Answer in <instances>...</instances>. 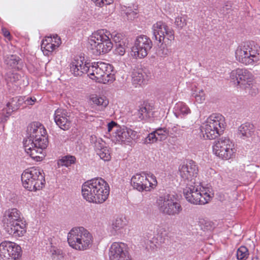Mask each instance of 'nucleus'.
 I'll return each instance as SVG.
<instances>
[{
	"label": "nucleus",
	"mask_w": 260,
	"mask_h": 260,
	"mask_svg": "<svg viewBox=\"0 0 260 260\" xmlns=\"http://www.w3.org/2000/svg\"><path fill=\"white\" fill-rule=\"evenodd\" d=\"M252 260H259V259L257 257H256L254 259H253Z\"/></svg>",
	"instance_id": "obj_55"
},
{
	"label": "nucleus",
	"mask_w": 260,
	"mask_h": 260,
	"mask_svg": "<svg viewBox=\"0 0 260 260\" xmlns=\"http://www.w3.org/2000/svg\"><path fill=\"white\" fill-rule=\"evenodd\" d=\"M254 132V125L249 122L242 124L238 128V135L243 139L251 137L253 135Z\"/></svg>",
	"instance_id": "obj_28"
},
{
	"label": "nucleus",
	"mask_w": 260,
	"mask_h": 260,
	"mask_svg": "<svg viewBox=\"0 0 260 260\" xmlns=\"http://www.w3.org/2000/svg\"><path fill=\"white\" fill-rule=\"evenodd\" d=\"M57 47L56 44L48 42V40H43L41 44V49L46 55H49Z\"/></svg>",
	"instance_id": "obj_30"
},
{
	"label": "nucleus",
	"mask_w": 260,
	"mask_h": 260,
	"mask_svg": "<svg viewBox=\"0 0 260 260\" xmlns=\"http://www.w3.org/2000/svg\"><path fill=\"white\" fill-rule=\"evenodd\" d=\"M225 126L224 117L219 114H213L207 119L201 131L205 139L212 140L222 134Z\"/></svg>",
	"instance_id": "obj_4"
},
{
	"label": "nucleus",
	"mask_w": 260,
	"mask_h": 260,
	"mask_svg": "<svg viewBox=\"0 0 260 260\" xmlns=\"http://www.w3.org/2000/svg\"><path fill=\"white\" fill-rule=\"evenodd\" d=\"M95 178L92 179L85 182L82 186V196L87 201L89 202H99L100 197L94 196V188Z\"/></svg>",
	"instance_id": "obj_20"
},
{
	"label": "nucleus",
	"mask_w": 260,
	"mask_h": 260,
	"mask_svg": "<svg viewBox=\"0 0 260 260\" xmlns=\"http://www.w3.org/2000/svg\"><path fill=\"white\" fill-rule=\"evenodd\" d=\"M231 7L232 6L231 3L227 2L225 4L224 6L220 9V13L223 14V15H225L229 13Z\"/></svg>",
	"instance_id": "obj_46"
},
{
	"label": "nucleus",
	"mask_w": 260,
	"mask_h": 260,
	"mask_svg": "<svg viewBox=\"0 0 260 260\" xmlns=\"http://www.w3.org/2000/svg\"><path fill=\"white\" fill-rule=\"evenodd\" d=\"M20 213L16 208L9 209L5 213L3 221L6 224L5 229L7 233L14 237H20L25 232L24 226L20 220Z\"/></svg>",
	"instance_id": "obj_6"
},
{
	"label": "nucleus",
	"mask_w": 260,
	"mask_h": 260,
	"mask_svg": "<svg viewBox=\"0 0 260 260\" xmlns=\"http://www.w3.org/2000/svg\"><path fill=\"white\" fill-rule=\"evenodd\" d=\"M92 102L96 105L99 106H103V107H106L108 102L106 100H104L102 97H93L92 98Z\"/></svg>",
	"instance_id": "obj_42"
},
{
	"label": "nucleus",
	"mask_w": 260,
	"mask_h": 260,
	"mask_svg": "<svg viewBox=\"0 0 260 260\" xmlns=\"http://www.w3.org/2000/svg\"><path fill=\"white\" fill-rule=\"evenodd\" d=\"M53 38L55 40L54 42L57 45V47H58L59 45L61 43L60 37H59L57 35H55L53 36Z\"/></svg>",
	"instance_id": "obj_52"
},
{
	"label": "nucleus",
	"mask_w": 260,
	"mask_h": 260,
	"mask_svg": "<svg viewBox=\"0 0 260 260\" xmlns=\"http://www.w3.org/2000/svg\"><path fill=\"white\" fill-rule=\"evenodd\" d=\"M95 190L94 196L99 197L100 201L99 202H94L96 204L104 203L108 198L109 194L110 188L108 184L102 178H95L94 185H93Z\"/></svg>",
	"instance_id": "obj_19"
},
{
	"label": "nucleus",
	"mask_w": 260,
	"mask_h": 260,
	"mask_svg": "<svg viewBox=\"0 0 260 260\" xmlns=\"http://www.w3.org/2000/svg\"><path fill=\"white\" fill-rule=\"evenodd\" d=\"M50 252L52 253V255H58L60 254V251L59 250L55 247L52 248L50 250Z\"/></svg>",
	"instance_id": "obj_53"
},
{
	"label": "nucleus",
	"mask_w": 260,
	"mask_h": 260,
	"mask_svg": "<svg viewBox=\"0 0 260 260\" xmlns=\"http://www.w3.org/2000/svg\"><path fill=\"white\" fill-rule=\"evenodd\" d=\"M134 14L136 15L137 13H135L134 12H133Z\"/></svg>",
	"instance_id": "obj_56"
},
{
	"label": "nucleus",
	"mask_w": 260,
	"mask_h": 260,
	"mask_svg": "<svg viewBox=\"0 0 260 260\" xmlns=\"http://www.w3.org/2000/svg\"><path fill=\"white\" fill-rule=\"evenodd\" d=\"M230 78L234 84L243 89H249L252 87L253 76L246 69H237L230 74Z\"/></svg>",
	"instance_id": "obj_11"
},
{
	"label": "nucleus",
	"mask_w": 260,
	"mask_h": 260,
	"mask_svg": "<svg viewBox=\"0 0 260 260\" xmlns=\"http://www.w3.org/2000/svg\"><path fill=\"white\" fill-rule=\"evenodd\" d=\"M153 37L155 41L159 43H169V41L174 40V31L172 28L169 27L165 23L159 21L152 26Z\"/></svg>",
	"instance_id": "obj_10"
},
{
	"label": "nucleus",
	"mask_w": 260,
	"mask_h": 260,
	"mask_svg": "<svg viewBox=\"0 0 260 260\" xmlns=\"http://www.w3.org/2000/svg\"><path fill=\"white\" fill-rule=\"evenodd\" d=\"M132 83L133 85L137 86L138 85H141L144 81V75L142 71H134L132 73Z\"/></svg>",
	"instance_id": "obj_31"
},
{
	"label": "nucleus",
	"mask_w": 260,
	"mask_h": 260,
	"mask_svg": "<svg viewBox=\"0 0 260 260\" xmlns=\"http://www.w3.org/2000/svg\"><path fill=\"white\" fill-rule=\"evenodd\" d=\"M2 30L5 37H8L10 36L9 31H8L6 29H3Z\"/></svg>",
	"instance_id": "obj_54"
},
{
	"label": "nucleus",
	"mask_w": 260,
	"mask_h": 260,
	"mask_svg": "<svg viewBox=\"0 0 260 260\" xmlns=\"http://www.w3.org/2000/svg\"><path fill=\"white\" fill-rule=\"evenodd\" d=\"M5 254V256L4 257V260H6V258H9L11 256H10V254L8 253L7 249L6 250V248L4 246H2V243L0 244V254Z\"/></svg>",
	"instance_id": "obj_49"
},
{
	"label": "nucleus",
	"mask_w": 260,
	"mask_h": 260,
	"mask_svg": "<svg viewBox=\"0 0 260 260\" xmlns=\"http://www.w3.org/2000/svg\"><path fill=\"white\" fill-rule=\"evenodd\" d=\"M117 127H120V126L115 121H112L108 124V131L109 132H110L114 130L115 133V130L117 129Z\"/></svg>",
	"instance_id": "obj_48"
},
{
	"label": "nucleus",
	"mask_w": 260,
	"mask_h": 260,
	"mask_svg": "<svg viewBox=\"0 0 260 260\" xmlns=\"http://www.w3.org/2000/svg\"><path fill=\"white\" fill-rule=\"evenodd\" d=\"M5 62L8 68L17 71L21 70L23 67L22 59L16 55L8 56L5 59Z\"/></svg>",
	"instance_id": "obj_27"
},
{
	"label": "nucleus",
	"mask_w": 260,
	"mask_h": 260,
	"mask_svg": "<svg viewBox=\"0 0 260 260\" xmlns=\"http://www.w3.org/2000/svg\"><path fill=\"white\" fill-rule=\"evenodd\" d=\"M48 144V141L45 138L43 139L42 143L36 144L34 143L31 139L23 141L25 152L37 161L42 160L44 157L43 150L47 148Z\"/></svg>",
	"instance_id": "obj_14"
},
{
	"label": "nucleus",
	"mask_w": 260,
	"mask_h": 260,
	"mask_svg": "<svg viewBox=\"0 0 260 260\" xmlns=\"http://www.w3.org/2000/svg\"><path fill=\"white\" fill-rule=\"evenodd\" d=\"M156 204L160 213L165 215H178L182 210L180 204L177 201L176 196L173 194L159 197Z\"/></svg>",
	"instance_id": "obj_7"
},
{
	"label": "nucleus",
	"mask_w": 260,
	"mask_h": 260,
	"mask_svg": "<svg viewBox=\"0 0 260 260\" xmlns=\"http://www.w3.org/2000/svg\"><path fill=\"white\" fill-rule=\"evenodd\" d=\"M260 47L254 42H244L237 49L235 55L239 62L246 65L253 64L259 60Z\"/></svg>",
	"instance_id": "obj_1"
},
{
	"label": "nucleus",
	"mask_w": 260,
	"mask_h": 260,
	"mask_svg": "<svg viewBox=\"0 0 260 260\" xmlns=\"http://www.w3.org/2000/svg\"><path fill=\"white\" fill-rule=\"evenodd\" d=\"M259 2H260V0H259Z\"/></svg>",
	"instance_id": "obj_58"
},
{
	"label": "nucleus",
	"mask_w": 260,
	"mask_h": 260,
	"mask_svg": "<svg viewBox=\"0 0 260 260\" xmlns=\"http://www.w3.org/2000/svg\"><path fill=\"white\" fill-rule=\"evenodd\" d=\"M89 67L88 62H85L84 64L82 60H74L70 64V71L75 76H80L83 74H87Z\"/></svg>",
	"instance_id": "obj_24"
},
{
	"label": "nucleus",
	"mask_w": 260,
	"mask_h": 260,
	"mask_svg": "<svg viewBox=\"0 0 260 260\" xmlns=\"http://www.w3.org/2000/svg\"><path fill=\"white\" fill-rule=\"evenodd\" d=\"M93 1L96 6L102 7L104 5H108L112 4L113 0H91Z\"/></svg>",
	"instance_id": "obj_45"
},
{
	"label": "nucleus",
	"mask_w": 260,
	"mask_h": 260,
	"mask_svg": "<svg viewBox=\"0 0 260 260\" xmlns=\"http://www.w3.org/2000/svg\"><path fill=\"white\" fill-rule=\"evenodd\" d=\"M246 90V92H248L249 94L251 95L252 96H254L256 95L257 93V88L255 86L253 85V83H252V87H250L249 89H244Z\"/></svg>",
	"instance_id": "obj_50"
},
{
	"label": "nucleus",
	"mask_w": 260,
	"mask_h": 260,
	"mask_svg": "<svg viewBox=\"0 0 260 260\" xmlns=\"http://www.w3.org/2000/svg\"><path fill=\"white\" fill-rule=\"evenodd\" d=\"M5 77L8 82L15 83L19 80L21 75L17 73L9 71L6 73Z\"/></svg>",
	"instance_id": "obj_36"
},
{
	"label": "nucleus",
	"mask_w": 260,
	"mask_h": 260,
	"mask_svg": "<svg viewBox=\"0 0 260 260\" xmlns=\"http://www.w3.org/2000/svg\"><path fill=\"white\" fill-rule=\"evenodd\" d=\"M97 154L104 161H109L111 158L110 153L107 147L102 150H99Z\"/></svg>",
	"instance_id": "obj_40"
},
{
	"label": "nucleus",
	"mask_w": 260,
	"mask_h": 260,
	"mask_svg": "<svg viewBox=\"0 0 260 260\" xmlns=\"http://www.w3.org/2000/svg\"><path fill=\"white\" fill-rule=\"evenodd\" d=\"M91 143L93 144V147L97 154L99 150H102L106 147L104 146L105 143L103 140L102 139L97 140L94 136H91Z\"/></svg>",
	"instance_id": "obj_35"
},
{
	"label": "nucleus",
	"mask_w": 260,
	"mask_h": 260,
	"mask_svg": "<svg viewBox=\"0 0 260 260\" xmlns=\"http://www.w3.org/2000/svg\"><path fill=\"white\" fill-rule=\"evenodd\" d=\"M248 255V249L245 246H241L237 251V257L239 260H243L246 258Z\"/></svg>",
	"instance_id": "obj_37"
},
{
	"label": "nucleus",
	"mask_w": 260,
	"mask_h": 260,
	"mask_svg": "<svg viewBox=\"0 0 260 260\" xmlns=\"http://www.w3.org/2000/svg\"><path fill=\"white\" fill-rule=\"evenodd\" d=\"M179 172L181 177L184 180L190 181L191 183H194V178L197 177L198 173V168L196 162L189 160L186 165H180Z\"/></svg>",
	"instance_id": "obj_16"
},
{
	"label": "nucleus",
	"mask_w": 260,
	"mask_h": 260,
	"mask_svg": "<svg viewBox=\"0 0 260 260\" xmlns=\"http://www.w3.org/2000/svg\"><path fill=\"white\" fill-rule=\"evenodd\" d=\"M152 107L147 103L144 102L139 106L136 113L138 121L151 122L153 118L154 112Z\"/></svg>",
	"instance_id": "obj_21"
},
{
	"label": "nucleus",
	"mask_w": 260,
	"mask_h": 260,
	"mask_svg": "<svg viewBox=\"0 0 260 260\" xmlns=\"http://www.w3.org/2000/svg\"><path fill=\"white\" fill-rule=\"evenodd\" d=\"M158 141L156 137V134L155 131L150 133L148 136L145 138V143H153Z\"/></svg>",
	"instance_id": "obj_43"
},
{
	"label": "nucleus",
	"mask_w": 260,
	"mask_h": 260,
	"mask_svg": "<svg viewBox=\"0 0 260 260\" xmlns=\"http://www.w3.org/2000/svg\"><path fill=\"white\" fill-rule=\"evenodd\" d=\"M158 53H159V54H160V51H158Z\"/></svg>",
	"instance_id": "obj_57"
},
{
	"label": "nucleus",
	"mask_w": 260,
	"mask_h": 260,
	"mask_svg": "<svg viewBox=\"0 0 260 260\" xmlns=\"http://www.w3.org/2000/svg\"><path fill=\"white\" fill-rule=\"evenodd\" d=\"M105 31L106 29H102L93 33L89 39V48L95 56L108 53L113 47V43Z\"/></svg>",
	"instance_id": "obj_3"
},
{
	"label": "nucleus",
	"mask_w": 260,
	"mask_h": 260,
	"mask_svg": "<svg viewBox=\"0 0 260 260\" xmlns=\"http://www.w3.org/2000/svg\"><path fill=\"white\" fill-rule=\"evenodd\" d=\"M154 131L158 141H164L169 136V130L166 127L158 128Z\"/></svg>",
	"instance_id": "obj_34"
},
{
	"label": "nucleus",
	"mask_w": 260,
	"mask_h": 260,
	"mask_svg": "<svg viewBox=\"0 0 260 260\" xmlns=\"http://www.w3.org/2000/svg\"><path fill=\"white\" fill-rule=\"evenodd\" d=\"M60 161L62 166H65L68 167L75 162L76 158L72 155L66 156L63 157Z\"/></svg>",
	"instance_id": "obj_38"
},
{
	"label": "nucleus",
	"mask_w": 260,
	"mask_h": 260,
	"mask_svg": "<svg viewBox=\"0 0 260 260\" xmlns=\"http://www.w3.org/2000/svg\"><path fill=\"white\" fill-rule=\"evenodd\" d=\"M152 47V42L150 39L146 36H138L135 42L132 51L136 57L144 58L148 54Z\"/></svg>",
	"instance_id": "obj_15"
},
{
	"label": "nucleus",
	"mask_w": 260,
	"mask_h": 260,
	"mask_svg": "<svg viewBox=\"0 0 260 260\" xmlns=\"http://www.w3.org/2000/svg\"><path fill=\"white\" fill-rule=\"evenodd\" d=\"M117 128L114 137L117 142H129L132 139H135L136 133L134 131L124 126L117 127Z\"/></svg>",
	"instance_id": "obj_22"
},
{
	"label": "nucleus",
	"mask_w": 260,
	"mask_h": 260,
	"mask_svg": "<svg viewBox=\"0 0 260 260\" xmlns=\"http://www.w3.org/2000/svg\"><path fill=\"white\" fill-rule=\"evenodd\" d=\"M183 189V194L186 200L194 204L204 205L210 200L211 197L204 190L199 191L191 184H187Z\"/></svg>",
	"instance_id": "obj_12"
},
{
	"label": "nucleus",
	"mask_w": 260,
	"mask_h": 260,
	"mask_svg": "<svg viewBox=\"0 0 260 260\" xmlns=\"http://www.w3.org/2000/svg\"><path fill=\"white\" fill-rule=\"evenodd\" d=\"M92 241L91 234L83 227L72 229L68 235L69 244L75 249L85 250L91 245Z\"/></svg>",
	"instance_id": "obj_5"
},
{
	"label": "nucleus",
	"mask_w": 260,
	"mask_h": 260,
	"mask_svg": "<svg viewBox=\"0 0 260 260\" xmlns=\"http://www.w3.org/2000/svg\"><path fill=\"white\" fill-rule=\"evenodd\" d=\"M192 96L195 99L197 102L202 103L205 100V94L204 91L199 89L195 86L194 89H192Z\"/></svg>",
	"instance_id": "obj_32"
},
{
	"label": "nucleus",
	"mask_w": 260,
	"mask_h": 260,
	"mask_svg": "<svg viewBox=\"0 0 260 260\" xmlns=\"http://www.w3.org/2000/svg\"><path fill=\"white\" fill-rule=\"evenodd\" d=\"M175 24L178 27L182 28L186 25V20L183 17L178 16L176 18Z\"/></svg>",
	"instance_id": "obj_44"
},
{
	"label": "nucleus",
	"mask_w": 260,
	"mask_h": 260,
	"mask_svg": "<svg viewBox=\"0 0 260 260\" xmlns=\"http://www.w3.org/2000/svg\"><path fill=\"white\" fill-rule=\"evenodd\" d=\"M105 32L107 33V35L110 38L111 40H112L115 43V45L116 44H119L121 43H125V40H124V36L122 34L117 33V32H113L110 33V31L106 30Z\"/></svg>",
	"instance_id": "obj_33"
},
{
	"label": "nucleus",
	"mask_w": 260,
	"mask_h": 260,
	"mask_svg": "<svg viewBox=\"0 0 260 260\" xmlns=\"http://www.w3.org/2000/svg\"><path fill=\"white\" fill-rule=\"evenodd\" d=\"M36 102V99L35 98H27L25 99V97H24V103L23 104L24 106H23V108L26 107L28 105H32Z\"/></svg>",
	"instance_id": "obj_47"
},
{
	"label": "nucleus",
	"mask_w": 260,
	"mask_h": 260,
	"mask_svg": "<svg viewBox=\"0 0 260 260\" xmlns=\"http://www.w3.org/2000/svg\"><path fill=\"white\" fill-rule=\"evenodd\" d=\"M176 112L174 113L176 117L179 118L180 115L184 116L190 113V110L185 104L180 102L176 104L175 107Z\"/></svg>",
	"instance_id": "obj_29"
},
{
	"label": "nucleus",
	"mask_w": 260,
	"mask_h": 260,
	"mask_svg": "<svg viewBox=\"0 0 260 260\" xmlns=\"http://www.w3.org/2000/svg\"><path fill=\"white\" fill-rule=\"evenodd\" d=\"M54 118L56 124L61 129L66 131L70 128L71 121L69 116H67V112L61 109H57L55 112Z\"/></svg>",
	"instance_id": "obj_23"
},
{
	"label": "nucleus",
	"mask_w": 260,
	"mask_h": 260,
	"mask_svg": "<svg viewBox=\"0 0 260 260\" xmlns=\"http://www.w3.org/2000/svg\"><path fill=\"white\" fill-rule=\"evenodd\" d=\"M156 177L152 174H136L131 178V184L135 189L139 191H149L157 185Z\"/></svg>",
	"instance_id": "obj_9"
},
{
	"label": "nucleus",
	"mask_w": 260,
	"mask_h": 260,
	"mask_svg": "<svg viewBox=\"0 0 260 260\" xmlns=\"http://www.w3.org/2000/svg\"><path fill=\"white\" fill-rule=\"evenodd\" d=\"M115 47L116 53L120 55H124L126 47V43L116 44Z\"/></svg>",
	"instance_id": "obj_41"
},
{
	"label": "nucleus",
	"mask_w": 260,
	"mask_h": 260,
	"mask_svg": "<svg viewBox=\"0 0 260 260\" xmlns=\"http://www.w3.org/2000/svg\"><path fill=\"white\" fill-rule=\"evenodd\" d=\"M87 75L99 83H106L110 80V74L108 71V64L102 62H88Z\"/></svg>",
	"instance_id": "obj_8"
},
{
	"label": "nucleus",
	"mask_w": 260,
	"mask_h": 260,
	"mask_svg": "<svg viewBox=\"0 0 260 260\" xmlns=\"http://www.w3.org/2000/svg\"><path fill=\"white\" fill-rule=\"evenodd\" d=\"M110 260H131L124 243L115 242L110 248Z\"/></svg>",
	"instance_id": "obj_18"
},
{
	"label": "nucleus",
	"mask_w": 260,
	"mask_h": 260,
	"mask_svg": "<svg viewBox=\"0 0 260 260\" xmlns=\"http://www.w3.org/2000/svg\"><path fill=\"white\" fill-rule=\"evenodd\" d=\"M46 129L42 126L41 124H36L32 123L28 125L27 129V134L28 135L26 140H32L34 144L42 143L44 138L47 139L46 136Z\"/></svg>",
	"instance_id": "obj_17"
},
{
	"label": "nucleus",
	"mask_w": 260,
	"mask_h": 260,
	"mask_svg": "<svg viewBox=\"0 0 260 260\" xmlns=\"http://www.w3.org/2000/svg\"><path fill=\"white\" fill-rule=\"evenodd\" d=\"M24 103V97L16 96L10 100L7 104V113L10 115L13 112L18 110L21 106L23 107Z\"/></svg>",
	"instance_id": "obj_26"
},
{
	"label": "nucleus",
	"mask_w": 260,
	"mask_h": 260,
	"mask_svg": "<svg viewBox=\"0 0 260 260\" xmlns=\"http://www.w3.org/2000/svg\"><path fill=\"white\" fill-rule=\"evenodd\" d=\"M125 224V222L121 218H116L112 222V228L116 232L123 228Z\"/></svg>",
	"instance_id": "obj_39"
},
{
	"label": "nucleus",
	"mask_w": 260,
	"mask_h": 260,
	"mask_svg": "<svg viewBox=\"0 0 260 260\" xmlns=\"http://www.w3.org/2000/svg\"><path fill=\"white\" fill-rule=\"evenodd\" d=\"M2 246H4L6 250L7 249L8 253L10 256L13 257L14 259L19 260L21 256V248L19 245H16L15 243L9 241H4L2 242Z\"/></svg>",
	"instance_id": "obj_25"
},
{
	"label": "nucleus",
	"mask_w": 260,
	"mask_h": 260,
	"mask_svg": "<svg viewBox=\"0 0 260 260\" xmlns=\"http://www.w3.org/2000/svg\"><path fill=\"white\" fill-rule=\"evenodd\" d=\"M178 126L179 125L177 124L176 126H174L172 127L171 131L169 130V136L173 137L176 136V135L179 134V131L177 128V126Z\"/></svg>",
	"instance_id": "obj_51"
},
{
	"label": "nucleus",
	"mask_w": 260,
	"mask_h": 260,
	"mask_svg": "<svg viewBox=\"0 0 260 260\" xmlns=\"http://www.w3.org/2000/svg\"><path fill=\"white\" fill-rule=\"evenodd\" d=\"M233 144L229 138L221 137L215 142L213 146L214 153L224 159H229L234 153Z\"/></svg>",
	"instance_id": "obj_13"
},
{
	"label": "nucleus",
	"mask_w": 260,
	"mask_h": 260,
	"mask_svg": "<svg viewBox=\"0 0 260 260\" xmlns=\"http://www.w3.org/2000/svg\"><path fill=\"white\" fill-rule=\"evenodd\" d=\"M21 180L23 187L31 191L42 189L45 183L43 170L35 167L25 170L21 175Z\"/></svg>",
	"instance_id": "obj_2"
}]
</instances>
